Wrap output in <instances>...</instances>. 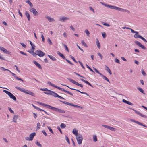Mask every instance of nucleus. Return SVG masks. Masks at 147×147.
<instances>
[{"label":"nucleus","mask_w":147,"mask_h":147,"mask_svg":"<svg viewBox=\"0 0 147 147\" xmlns=\"http://www.w3.org/2000/svg\"><path fill=\"white\" fill-rule=\"evenodd\" d=\"M62 44H63V45L64 46L65 50H67L68 52H69V49H68V48L67 47V45L65 44H63V43Z\"/></svg>","instance_id":"38"},{"label":"nucleus","mask_w":147,"mask_h":147,"mask_svg":"<svg viewBox=\"0 0 147 147\" xmlns=\"http://www.w3.org/2000/svg\"><path fill=\"white\" fill-rule=\"evenodd\" d=\"M69 19V18L64 16H62L59 18V20L61 22H65L66 21L68 20Z\"/></svg>","instance_id":"10"},{"label":"nucleus","mask_w":147,"mask_h":147,"mask_svg":"<svg viewBox=\"0 0 147 147\" xmlns=\"http://www.w3.org/2000/svg\"><path fill=\"white\" fill-rule=\"evenodd\" d=\"M56 94V95L55 96V97H58L60 99H65L59 96L56 93V94Z\"/></svg>","instance_id":"39"},{"label":"nucleus","mask_w":147,"mask_h":147,"mask_svg":"<svg viewBox=\"0 0 147 147\" xmlns=\"http://www.w3.org/2000/svg\"><path fill=\"white\" fill-rule=\"evenodd\" d=\"M78 130H76L75 129H74L72 131V133L75 134L76 136H77L79 134H80L78 133Z\"/></svg>","instance_id":"24"},{"label":"nucleus","mask_w":147,"mask_h":147,"mask_svg":"<svg viewBox=\"0 0 147 147\" xmlns=\"http://www.w3.org/2000/svg\"><path fill=\"white\" fill-rule=\"evenodd\" d=\"M9 71L10 72V73L12 74V76H14V77L15 78V79L16 78V77H17V76H16V74L13 73L11 71L9 70Z\"/></svg>","instance_id":"46"},{"label":"nucleus","mask_w":147,"mask_h":147,"mask_svg":"<svg viewBox=\"0 0 147 147\" xmlns=\"http://www.w3.org/2000/svg\"><path fill=\"white\" fill-rule=\"evenodd\" d=\"M47 84H48L50 85L51 86L53 87H55L59 90H61L62 91L64 92H65L69 94L71 96H73V94L69 92V91L66 90L63 88H61L60 87L58 86H57L55 85L54 84L51 83V82H50L49 81H47Z\"/></svg>","instance_id":"2"},{"label":"nucleus","mask_w":147,"mask_h":147,"mask_svg":"<svg viewBox=\"0 0 147 147\" xmlns=\"http://www.w3.org/2000/svg\"><path fill=\"white\" fill-rule=\"evenodd\" d=\"M42 132L44 134V135L46 136H47V134L46 133L45 130H42Z\"/></svg>","instance_id":"64"},{"label":"nucleus","mask_w":147,"mask_h":147,"mask_svg":"<svg viewBox=\"0 0 147 147\" xmlns=\"http://www.w3.org/2000/svg\"><path fill=\"white\" fill-rule=\"evenodd\" d=\"M32 53L31 54L33 55V56L34 57H36V55H37V53H36L35 52V53L34 52V51L32 50Z\"/></svg>","instance_id":"34"},{"label":"nucleus","mask_w":147,"mask_h":147,"mask_svg":"<svg viewBox=\"0 0 147 147\" xmlns=\"http://www.w3.org/2000/svg\"><path fill=\"white\" fill-rule=\"evenodd\" d=\"M40 125L39 123L38 122L37 123L36 129L38 130L40 129Z\"/></svg>","instance_id":"36"},{"label":"nucleus","mask_w":147,"mask_h":147,"mask_svg":"<svg viewBox=\"0 0 147 147\" xmlns=\"http://www.w3.org/2000/svg\"><path fill=\"white\" fill-rule=\"evenodd\" d=\"M96 44L97 45L98 49H100V45L99 42L97 38H96Z\"/></svg>","instance_id":"31"},{"label":"nucleus","mask_w":147,"mask_h":147,"mask_svg":"<svg viewBox=\"0 0 147 147\" xmlns=\"http://www.w3.org/2000/svg\"><path fill=\"white\" fill-rule=\"evenodd\" d=\"M66 127V125L64 123H61L60 125V127L62 129L65 128Z\"/></svg>","instance_id":"40"},{"label":"nucleus","mask_w":147,"mask_h":147,"mask_svg":"<svg viewBox=\"0 0 147 147\" xmlns=\"http://www.w3.org/2000/svg\"><path fill=\"white\" fill-rule=\"evenodd\" d=\"M46 18H47L50 22H52L53 21H54L55 20L53 18H51L50 17L46 16H45Z\"/></svg>","instance_id":"23"},{"label":"nucleus","mask_w":147,"mask_h":147,"mask_svg":"<svg viewBox=\"0 0 147 147\" xmlns=\"http://www.w3.org/2000/svg\"><path fill=\"white\" fill-rule=\"evenodd\" d=\"M18 118V116L16 115H14V116L13 118V121L15 123H16V120Z\"/></svg>","instance_id":"30"},{"label":"nucleus","mask_w":147,"mask_h":147,"mask_svg":"<svg viewBox=\"0 0 147 147\" xmlns=\"http://www.w3.org/2000/svg\"><path fill=\"white\" fill-rule=\"evenodd\" d=\"M102 34L103 38H105L106 36V34L105 33V32L102 33Z\"/></svg>","instance_id":"49"},{"label":"nucleus","mask_w":147,"mask_h":147,"mask_svg":"<svg viewBox=\"0 0 147 147\" xmlns=\"http://www.w3.org/2000/svg\"><path fill=\"white\" fill-rule=\"evenodd\" d=\"M131 121L132 122H134L135 123H137L138 124L140 125L141 126H143L144 127H147L146 126V125H143V123H142L140 122L136 121L134 120H133V119H131Z\"/></svg>","instance_id":"17"},{"label":"nucleus","mask_w":147,"mask_h":147,"mask_svg":"<svg viewBox=\"0 0 147 147\" xmlns=\"http://www.w3.org/2000/svg\"><path fill=\"white\" fill-rule=\"evenodd\" d=\"M33 62L35 64V65L36 66H37L40 69H42V67L41 65L36 61L34 60L33 61Z\"/></svg>","instance_id":"18"},{"label":"nucleus","mask_w":147,"mask_h":147,"mask_svg":"<svg viewBox=\"0 0 147 147\" xmlns=\"http://www.w3.org/2000/svg\"><path fill=\"white\" fill-rule=\"evenodd\" d=\"M29 0H26L25 1V2L28 4L31 7H33V5L32 4V3H31V2Z\"/></svg>","instance_id":"27"},{"label":"nucleus","mask_w":147,"mask_h":147,"mask_svg":"<svg viewBox=\"0 0 147 147\" xmlns=\"http://www.w3.org/2000/svg\"><path fill=\"white\" fill-rule=\"evenodd\" d=\"M85 32L88 36H89V34H90L89 31L87 30H86Z\"/></svg>","instance_id":"50"},{"label":"nucleus","mask_w":147,"mask_h":147,"mask_svg":"<svg viewBox=\"0 0 147 147\" xmlns=\"http://www.w3.org/2000/svg\"><path fill=\"white\" fill-rule=\"evenodd\" d=\"M35 144L38 146H39L40 147H42V145L40 144V143L38 142V141H36L35 142Z\"/></svg>","instance_id":"41"},{"label":"nucleus","mask_w":147,"mask_h":147,"mask_svg":"<svg viewBox=\"0 0 147 147\" xmlns=\"http://www.w3.org/2000/svg\"><path fill=\"white\" fill-rule=\"evenodd\" d=\"M61 84L63 86H67V87H68V88H69L71 90H76V91H78V92H80L82 94H85L87 95V96H89V94H88L86 92H82L80 91L79 90H78L76 89H74V88H70V87H69V86H67L66 85H65L63 84Z\"/></svg>","instance_id":"9"},{"label":"nucleus","mask_w":147,"mask_h":147,"mask_svg":"<svg viewBox=\"0 0 147 147\" xmlns=\"http://www.w3.org/2000/svg\"><path fill=\"white\" fill-rule=\"evenodd\" d=\"M25 14L28 20L29 21L30 19V16L29 14L27 11H26L25 12Z\"/></svg>","instance_id":"21"},{"label":"nucleus","mask_w":147,"mask_h":147,"mask_svg":"<svg viewBox=\"0 0 147 147\" xmlns=\"http://www.w3.org/2000/svg\"><path fill=\"white\" fill-rule=\"evenodd\" d=\"M78 62H79V63L80 64V65L82 67V68L84 69L85 67H84V66H83L82 63L81 61H79Z\"/></svg>","instance_id":"51"},{"label":"nucleus","mask_w":147,"mask_h":147,"mask_svg":"<svg viewBox=\"0 0 147 147\" xmlns=\"http://www.w3.org/2000/svg\"><path fill=\"white\" fill-rule=\"evenodd\" d=\"M41 104V105L51 109L52 108V106H51L49 105H47L44 103H42V104Z\"/></svg>","instance_id":"19"},{"label":"nucleus","mask_w":147,"mask_h":147,"mask_svg":"<svg viewBox=\"0 0 147 147\" xmlns=\"http://www.w3.org/2000/svg\"><path fill=\"white\" fill-rule=\"evenodd\" d=\"M115 61L116 63H118L119 64L120 63V61H119V60L117 59L116 58V59H115Z\"/></svg>","instance_id":"58"},{"label":"nucleus","mask_w":147,"mask_h":147,"mask_svg":"<svg viewBox=\"0 0 147 147\" xmlns=\"http://www.w3.org/2000/svg\"><path fill=\"white\" fill-rule=\"evenodd\" d=\"M105 70L108 71L110 75L112 74V73L110 69L107 66H105Z\"/></svg>","instance_id":"25"},{"label":"nucleus","mask_w":147,"mask_h":147,"mask_svg":"<svg viewBox=\"0 0 147 147\" xmlns=\"http://www.w3.org/2000/svg\"><path fill=\"white\" fill-rule=\"evenodd\" d=\"M65 140H66V141L67 142V143L69 144H70V141H69V139L68 138V137L67 136H65Z\"/></svg>","instance_id":"44"},{"label":"nucleus","mask_w":147,"mask_h":147,"mask_svg":"<svg viewBox=\"0 0 147 147\" xmlns=\"http://www.w3.org/2000/svg\"><path fill=\"white\" fill-rule=\"evenodd\" d=\"M104 5L111 9H113L115 10L123 12H126L127 13H130V11L127 9L120 8L115 6L111 5H108L106 4H104Z\"/></svg>","instance_id":"1"},{"label":"nucleus","mask_w":147,"mask_h":147,"mask_svg":"<svg viewBox=\"0 0 147 147\" xmlns=\"http://www.w3.org/2000/svg\"><path fill=\"white\" fill-rule=\"evenodd\" d=\"M41 37L42 38V42H45V39L44 38V36L43 35V34H42L41 36Z\"/></svg>","instance_id":"60"},{"label":"nucleus","mask_w":147,"mask_h":147,"mask_svg":"<svg viewBox=\"0 0 147 147\" xmlns=\"http://www.w3.org/2000/svg\"><path fill=\"white\" fill-rule=\"evenodd\" d=\"M15 88L18 90H19L20 91L22 92L27 94H29L32 96H34L35 94L31 91L25 89L23 88H21L18 86L15 87Z\"/></svg>","instance_id":"3"},{"label":"nucleus","mask_w":147,"mask_h":147,"mask_svg":"<svg viewBox=\"0 0 147 147\" xmlns=\"http://www.w3.org/2000/svg\"><path fill=\"white\" fill-rule=\"evenodd\" d=\"M36 52L37 53V55L39 57H42L44 56L45 55V53L43 52L40 50H38L36 51Z\"/></svg>","instance_id":"12"},{"label":"nucleus","mask_w":147,"mask_h":147,"mask_svg":"<svg viewBox=\"0 0 147 147\" xmlns=\"http://www.w3.org/2000/svg\"><path fill=\"white\" fill-rule=\"evenodd\" d=\"M135 43L138 46L141 48L142 49L144 50H146V48L142 45L141 43L138 41H136L135 42Z\"/></svg>","instance_id":"13"},{"label":"nucleus","mask_w":147,"mask_h":147,"mask_svg":"<svg viewBox=\"0 0 147 147\" xmlns=\"http://www.w3.org/2000/svg\"><path fill=\"white\" fill-rule=\"evenodd\" d=\"M70 57L76 63H78L77 61H76L74 58L72 56L70 55Z\"/></svg>","instance_id":"55"},{"label":"nucleus","mask_w":147,"mask_h":147,"mask_svg":"<svg viewBox=\"0 0 147 147\" xmlns=\"http://www.w3.org/2000/svg\"><path fill=\"white\" fill-rule=\"evenodd\" d=\"M81 43L84 46L86 47H88L87 45L84 41L83 40L81 41Z\"/></svg>","instance_id":"42"},{"label":"nucleus","mask_w":147,"mask_h":147,"mask_svg":"<svg viewBox=\"0 0 147 147\" xmlns=\"http://www.w3.org/2000/svg\"><path fill=\"white\" fill-rule=\"evenodd\" d=\"M94 69L95 70V71L97 73V74H99L100 75H101L102 74L99 72L98 70L96 68L93 67Z\"/></svg>","instance_id":"35"},{"label":"nucleus","mask_w":147,"mask_h":147,"mask_svg":"<svg viewBox=\"0 0 147 147\" xmlns=\"http://www.w3.org/2000/svg\"><path fill=\"white\" fill-rule=\"evenodd\" d=\"M67 79L69 80L71 82L77 85L81 88L83 87V85L81 84L78 83V82L75 81L74 80L71 79L69 78H67Z\"/></svg>","instance_id":"8"},{"label":"nucleus","mask_w":147,"mask_h":147,"mask_svg":"<svg viewBox=\"0 0 147 147\" xmlns=\"http://www.w3.org/2000/svg\"><path fill=\"white\" fill-rule=\"evenodd\" d=\"M93 141L94 142H96L97 141V136L96 135L93 136Z\"/></svg>","instance_id":"37"},{"label":"nucleus","mask_w":147,"mask_h":147,"mask_svg":"<svg viewBox=\"0 0 147 147\" xmlns=\"http://www.w3.org/2000/svg\"><path fill=\"white\" fill-rule=\"evenodd\" d=\"M8 96L11 98L13 99L14 101L16 100V98L15 96L11 93H10Z\"/></svg>","instance_id":"20"},{"label":"nucleus","mask_w":147,"mask_h":147,"mask_svg":"<svg viewBox=\"0 0 147 147\" xmlns=\"http://www.w3.org/2000/svg\"><path fill=\"white\" fill-rule=\"evenodd\" d=\"M48 92H44V93L46 94L51 95L55 97L56 93L54 92L49 90L48 91Z\"/></svg>","instance_id":"15"},{"label":"nucleus","mask_w":147,"mask_h":147,"mask_svg":"<svg viewBox=\"0 0 147 147\" xmlns=\"http://www.w3.org/2000/svg\"><path fill=\"white\" fill-rule=\"evenodd\" d=\"M8 108L9 110L10 111V112L13 114L14 113V111L11 109L9 107Z\"/></svg>","instance_id":"59"},{"label":"nucleus","mask_w":147,"mask_h":147,"mask_svg":"<svg viewBox=\"0 0 147 147\" xmlns=\"http://www.w3.org/2000/svg\"><path fill=\"white\" fill-rule=\"evenodd\" d=\"M29 9L30 11L32 12L34 16H36L38 14V12L34 8H30Z\"/></svg>","instance_id":"11"},{"label":"nucleus","mask_w":147,"mask_h":147,"mask_svg":"<svg viewBox=\"0 0 147 147\" xmlns=\"http://www.w3.org/2000/svg\"><path fill=\"white\" fill-rule=\"evenodd\" d=\"M130 30H131V32L132 33H135V34L134 35V37L136 38H139L141 39H142L144 42H147V41L143 37L140 35L138 34L139 33L137 31H134L133 29H131Z\"/></svg>","instance_id":"4"},{"label":"nucleus","mask_w":147,"mask_h":147,"mask_svg":"<svg viewBox=\"0 0 147 147\" xmlns=\"http://www.w3.org/2000/svg\"><path fill=\"white\" fill-rule=\"evenodd\" d=\"M74 74H76V75H77V76L80 77H82V78H85L84 77H83L81 75H80V74L77 73L76 72H74Z\"/></svg>","instance_id":"57"},{"label":"nucleus","mask_w":147,"mask_h":147,"mask_svg":"<svg viewBox=\"0 0 147 147\" xmlns=\"http://www.w3.org/2000/svg\"><path fill=\"white\" fill-rule=\"evenodd\" d=\"M35 132H33L31 134L29 137H26L25 138V139L29 141H31L33 140L34 136L36 135Z\"/></svg>","instance_id":"5"},{"label":"nucleus","mask_w":147,"mask_h":147,"mask_svg":"<svg viewBox=\"0 0 147 147\" xmlns=\"http://www.w3.org/2000/svg\"><path fill=\"white\" fill-rule=\"evenodd\" d=\"M40 89V90H41L42 91H48L49 90L47 88H41Z\"/></svg>","instance_id":"56"},{"label":"nucleus","mask_w":147,"mask_h":147,"mask_svg":"<svg viewBox=\"0 0 147 147\" xmlns=\"http://www.w3.org/2000/svg\"><path fill=\"white\" fill-rule=\"evenodd\" d=\"M71 106H73V107H77V108H80V109L83 108V107H81V106H78V105H76L74 104H72Z\"/></svg>","instance_id":"33"},{"label":"nucleus","mask_w":147,"mask_h":147,"mask_svg":"<svg viewBox=\"0 0 147 147\" xmlns=\"http://www.w3.org/2000/svg\"><path fill=\"white\" fill-rule=\"evenodd\" d=\"M65 59L66 60V61L68 63H69L71 65H73V64L69 60H68L66 59Z\"/></svg>","instance_id":"63"},{"label":"nucleus","mask_w":147,"mask_h":147,"mask_svg":"<svg viewBox=\"0 0 147 147\" xmlns=\"http://www.w3.org/2000/svg\"><path fill=\"white\" fill-rule=\"evenodd\" d=\"M20 53L21 54L24 55L26 56H27V55L26 53H25L24 52H22V51H20Z\"/></svg>","instance_id":"62"},{"label":"nucleus","mask_w":147,"mask_h":147,"mask_svg":"<svg viewBox=\"0 0 147 147\" xmlns=\"http://www.w3.org/2000/svg\"><path fill=\"white\" fill-rule=\"evenodd\" d=\"M57 53L59 55V56H60L62 58H63L64 59H65V56L64 55L61 53L59 51H58L57 52Z\"/></svg>","instance_id":"26"},{"label":"nucleus","mask_w":147,"mask_h":147,"mask_svg":"<svg viewBox=\"0 0 147 147\" xmlns=\"http://www.w3.org/2000/svg\"><path fill=\"white\" fill-rule=\"evenodd\" d=\"M48 128V129L49 130V131L51 132L52 134H54V133L52 129H51V128L49 126H48L47 127Z\"/></svg>","instance_id":"45"},{"label":"nucleus","mask_w":147,"mask_h":147,"mask_svg":"<svg viewBox=\"0 0 147 147\" xmlns=\"http://www.w3.org/2000/svg\"><path fill=\"white\" fill-rule=\"evenodd\" d=\"M108 129L111 130V131H115V130L116 129L115 128H114L112 127H110V126H109V128H108Z\"/></svg>","instance_id":"43"},{"label":"nucleus","mask_w":147,"mask_h":147,"mask_svg":"<svg viewBox=\"0 0 147 147\" xmlns=\"http://www.w3.org/2000/svg\"><path fill=\"white\" fill-rule=\"evenodd\" d=\"M0 69L1 70L3 71H9V70L5 69L2 67H0Z\"/></svg>","instance_id":"53"},{"label":"nucleus","mask_w":147,"mask_h":147,"mask_svg":"<svg viewBox=\"0 0 147 147\" xmlns=\"http://www.w3.org/2000/svg\"><path fill=\"white\" fill-rule=\"evenodd\" d=\"M61 102H63L64 104L67 105L71 106L72 105V104L71 103H70L69 102H67L66 101H60Z\"/></svg>","instance_id":"32"},{"label":"nucleus","mask_w":147,"mask_h":147,"mask_svg":"<svg viewBox=\"0 0 147 147\" xmlns=\"http://www.w3.org/2000/svg\"><path fill=\"white\" fill-rule=\"evenodd\" d=\"M138 89L139 90V91L141 93L144 94V91L141 88H138Z\"/></svg>","instance_id":"47"},{"label":"nucleus","mask_w":147,"mask_h":147,"mask_svg":"<svg viewBox=\"0 0 147 147\" xmlns=\"http://www.w3.org/2000/svg\"><path fill=\"white\" fill-rule=\"evenodd\" d=\"M48 56L49 57L50 59H51L53 61H55L56 60V59L54 57L52 56L48 55Z\"/></svg>","instance_id":"28"},{"label":"nucleus","mask_w":147,"mask_h":147,"mask_svg":"<svg viewBox=\"0 0 147 147\" xmlns=\"http://www.w3.org/2000/svg\"><path fill=\"white\" fill-rule=\"evenodd\" d=\"M78 143L79 145L82 144L83 140L81 134H79L77 136H76Z\"/></svg>","instance_id":"6"},{"label":"nucleus","mask_w":147,"mask_h":147,"mask_svg":"<svg viewBox=\"0 0 147 147\" xmlns=\"http://www.w3.org/2000/svg\"><path fill=\"white\" fill-rule=\"evenodd\" d=\"M16 79L23 82V80L21 78H19L17 76L16 77Z\"/></svg>","instance_id":"61"},{"label":"nucleus","mask_w":147,"mask_h":147,"mask_svg":"<svg viewBox=\"0 0 147 147\" xmlns=\"http://www.w3.org/2000/svg\"><path fill=\"white\" fill-rule=\"evenodd\" d=\"M102 77L103 78V79H105V80L108 81L109 83L110 82V81H109V80L108 79V78H107L105 76H104V75L102 74L101 75Z\"/></svg>","instance_id":"29"},{"label":"nucleus","mask_w":147,"mask_h":147,"mask_svg":"<svg viewBox=\"0 0 147 147\" xmlns=\"http://www.w3.org/2000/svg\"><path fill=\"white\" fill-rule=\"evenodd\" d=\"M80 80L82 82H84L86 84H88V85L92 87H93V86L87 81L83 79H81Z\"/></svg>","instance_id":"22"},{"label":"nucleus","mask_w":147,"mask_h":147,"mask_svg":"<svg viewBox=\"0 0 147 147\" xmlns=\"http://www.w3.org/2000/svg\"><path fill=\"white\" fill-rule=\"evenodd\" d=\"M86 66H87V67L88 68L90 71H92V72L94 73V71L89 66H88L86 64Z\"/></svg>","instance_id":"48"},{"label":"nucleus","mask_w":147,"mask_h":147,"mask_svg":"<svg viewBox=\"0 0 147 147\" xmlns=\"http://www.w3.org/2000/svg\"><path fill=\"white\" fill-rule=\"evenodd\" d=\"M51 110L56 112L60 113H65V111L64 110L53 107H52Z\"/></svg>","instance_id":"7"},{"label":"nucleus","mask_w":147,"mask_h":147,"mask_svg":"<svg viewBox=\"0 0 147 147\" xmlns=\"http://www.w3.org/2000/svg\"><path fill=\"white\" fill-rule=\"evenodd\" d=\"M129 109H131V110H133V111H134L137 114H138V115H139L141 116L144 118H147V117L146 116L142 114L139 112L138 111H137L131 108H129Z\"/></svg>","instance_id":"14"},{"label":"nucleus","mask_w":147,"mask_h":147,"mask_svg":"<svg viewBox=\"0 0 147 147\" xmlns=\"http://www.w3.org/2000/svg\"><path fill=\"white\" fill-rule=\"evenodd\" d=\"M3 92H4L5 93H6V94H7L8 95L10 93V92L5 90H3Z\"/></svg>","instance_id":"52"},{"label":"nucleus","mask_w":147,"mask_h":147,"mask_svg":"<svg viewBox=\"0 0 147 147\" xmlns=\"http://www.w3.org/2000/svg\"><path fill=\"white\" fill-rule=\"evenodd\" d=\"M0 50L7 54H10L11 52L8 51L6 49L2 47H0Z\"/></svg>","instance_id":"16"},{"label":"nucleus","mask_w":147,"mask_h":147,"mask_svg":"<svg viewBox=\"0 0 147 147\" xmlns=\"http://www.w3.org/2000/svg\"><path fill=\"white\" fill-rule=\"evenodd\" d=\"M47 41L49 43V45H52V43L50 39L49 38H48Z\"/></svg>","instance_id":"54"}]
</instances>
